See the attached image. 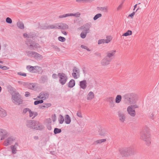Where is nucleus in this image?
Segmentation results:
<instances>
[{"label": "nucleus", "instance_id": "f257e3e1", "mask_svg": "<svg viewBox=\"0 0 159 159\" xmlns=\"http://www.w3.org/2000/svg\"><path fill=\"white\" fill-rule=\"evenodd\" d=\"M140 139L144 141L146 144L149 145L151 143V135L149 132L144 131L141 133Z\"/></svg>", "mask_w": 159, "mask_h": 159}, {"label": "nucleus", "instance_id": "f03ea898", "mask_svg": "<svg viewBox=\"0 0 159 159\" xmlns=\"http://www.w3.org/2000/svg\"><path fill=\"white\" fill-rule=\"evenodd\" d=\"M138 107V106L136 104L128 106L127 108L128 113L130 116L134 117L136 114L135 109Z\"/></svg>", "mask_w": 159, "mask_h": 159}, {"label": "nucleus", "instance_id": "7ed1b4c3", "mask_svg": "<svg viewBox=\"0 0 159 159\" xmlns=\"http://www.w3.org/2000/svg\"><path fill=\"white\" fill-rule=\"evenodd\" d=\"M29 127L36 129H40L42 128V125L37 121H32L29 123Z\"/></svg>", "mask_w": 159, "mask_h": 159}, {"label": "nucleus", "instance_id": "20e7f679", "mask_svg": "<svg viewBox=\"0 0 159 159\" xmlns=\"http://www.w3.org/2000/svg\"><path fill=\"white\" fill-rule=\"evenodd\" d=\"M12 101L16 104H20L22 102V100L18 93H14L12 94Z\"/></svg>", "mask_w": 159, "mask_h": 159}, {"label": "nucleus", "instance_id": "39448f33", "mask_svg": "<svg viewBox=\"0 0 159 159\" xmlns=\"http://www.w3.org/2000/svg\"><path fill=\"white\" fill-rule=\"evenodd\" d=\"M119 151L121 155L123 157H128L130 155V150L127 148H123L119 149Z\"/></svg>", "mask_w": 159, "mask_h": 159}, {"label": "nucleus", "instance_id": "423d86ee", "mask_svg": "<svg viewBox=\"0 0 159 159\" xmlns=\"http://www.w3.org/2000/svg\"><path fill=\"white\" fill-rule=\"evenodd\" d=\"M58 76L59 78V81L62 84H65L66 82L67 78L65 74L63 73H59Z\"/></svg>", "mask_w": 159, "mask_h": 159}, {"label": "nucleus", "instance_id": "0eeeda50", "mask_svg": "<svg viewBox=\"0 0 159 159\" xmlns=\"http://www.w3.org/2000/svg\"><path fill=\"white\" fill-rule=\"evenodd\" d=\"M128 98L129 99V101L131 104L135 103L138 100L137 96L133 93H131L128 95Z\"/></svg>", "mask_w": 159, "mask_h": 159}, {"label": "nucleus", "instance_id": "6e6552de", "mask_svg": "<svg viewBox=\"0 0 159 159\" xmlns=\"http://www.w3.org/2000/svg\"><path fill=\"white\" fill-rule=\"evenodd\" d=\"M49 96V94L46 92H42L39 95L37 96L36 98H34V100H39L41 99V100H44L48 98Z\"/></svg>", "mask_w": 159, "mask_h": 159}, {"label": "nucleus", "instance_id": "1a4fd4ad", "mask_svg": "<svg viewBox=\"0 0 159 159\" xmlns=\"http://www.w3.org/2000/svg\"><path fill=\"white\" fill-rule=\"evenodd\" d=\"M80 15V14L79 12H77L75 14L73 13H67L62 15L59 16L60 18L66 17L68 16H75L76 17H79Z\"/></svg>", "mask_w": 159, "mask_h": 159}, {"label": "nucleus", "instance_id": "9d476101", "mask_svg": "<svg viewBox=\"0 0 159 159\" xmlns=\"http://www.w3.org/2000/svg\"><path fill=\"white\" fill-rule=\"evenodd\" d=\"M118 117L119 120L121 123H124L125 121L126 117L125 114L123 112H119Z\"/></svg>", "mask_w": 159, "mask_h": 159}, {"label": "nucleus", "instance_id": "9b49d317", "mask_svg": "<svg viewBox=\"0 0 159 159\" xmlns=\"http://www.w3.org/2000/svg\"><path fill=\"white\" fill-rule=\"evenodd\" d=\"M116 53V50L110 51L107 52L106 57L109 59H111V60L112 57L115 56Z\"/></svg>", "mask_w": 159, "mask_h": 159}, {"label": "nucleus", "instance_id": "f8f14e48", "mask_svg": "<svg viewBox=\"0 0 159 159\" xmlns=\"http://www.w3.org/2000/svg\"><path fill=\"white\" fill-rule=\"evenodd\" d=\"M111 61V59L105 57L101 61V63L102 65L105 66L110 64Z\"/></svg>", "mask_w": 159, "mask_h": 159}, {"label": "nucleus", "instance_id": "ddd939ff", "mask_svg": "<svg viewBox=\"0 0 159 159\" xmlns=\"http://www.w3.org/2000/svg\"><path fill=\"white\" fill-rule=\"evenodd\" d=\"M112 39L111 37L108 36L107 37L106 39H102L98 40V44H101L104 43H108L110 42Z\"/></svg>", "mask_w": 159, "mask_h": 159}, {"label": "nucleus", "instance_id": "4468645a", "mask_svg": "<svg viewBox=\"0 0 159 159\" xmlns=\"http://www.w3.org/2000/svg\"><path fill=\"white\" fill-rule=\"evenodd\" d=\"M27 69L29 71L32 72H36L37 70L41 69V68L38 66H28L27 67Z\"/></svg>", "mask_w": 159, "mask_h": 159}, {"label": "nucleus", "instance_id": "2eb2a0df", "mask_svg": "<svg viewBox=\"0 0 159 159\" xmlns=\"http://www.w3.org/2000/svg\"><path fill=\"white\" fill-rule=\"evenodd\" d=\"M27 55L30 56H31L35 58H41L42 56L37 53L34 52H31L27 53Z\"/></svg>", "mask_w": 159, "mask_h": 159}, {"label": "nucleus", "instance_id": "dca6fc26", "mask_svg": "<svg viewBox=\"0 0 159 159\" xmlns=\"http://www.w3.org/2000/svg\"><path fill=\"white\" fill-rule=\"evenodd\" d=\"M72 75L75 79H77L78 77L79 76V71L76 69H74L73 70V73H72Z\"/></svg>", "mask_w": 159, "mask_h": 159}, {"label": "nucleus", "instance_id": "f3484780", "mask_svg": "<svg viewBox=\"0 0 159 159\" xmlns=\"http://www.w3.org/2000/svg\"><path fill=\"white\" fill-rule=\"evenodd\" d=\"M108 101L109 102L111 107H113L115 106V103L114 101L113 98L112 97H109L107 98Z\"/></svg>", "mask_w": 159, "mask_h": 159}, {"label": "nucleus", "instance_id": "a211bd4d", "mask_svg": "<svg viewBox=\"0 0 159 159\" xmlns=\"http://www.w3.org/2000/svg\"><path fill=\"white\" fill-rule=\"evenodd\" d=\"M80 85L81 88L85 89L87 86V82L86 80H83L80 82Z\"/></svg>", "mask_w": 159, "mask_h": 159}, {"label": "nucleus", "instance_id": "6ab92c4d", "mask_svg": "<svg viewBox=\"0 0 159 159\" xmlns=\"http://www.w3.org/2000/svg\"><path fill=\"white\" fill-rule=\"evenodd\" d=\"M94 97V95L93 92H90L88 94L87 96V99L89 100L93 99Z\"/></svg>", "mask_w": 159, "mask_h": 159}, {"label": "nucleus", "instance_id": "aec40b11", "mask_svg": "<svg viewBox=\"0 0 159 159\" xmlns=\"http://www.w3.org/2000/svg\"><path fill=\"white\" fill-rule=\"evenodd\" d=\"M14 141V139L12 138H8L5 142V144L6 146H7L9 144H10L13 143Z\"/></svg>", "mask_w": 159, "mask_h": 159}, {"label": "nucleus", "instance_id": "412c9836", "mask_svg": "<svg viewBox=\"0 0 159 159\" xmlns=\"http://www.w3.org/2000/svg\"><path fill=\"white\" fill-rule=\"evenodd\" d=\"M58 27L59 29H66L68 28V25L65 23L58 24Z\"/></svg>", "mask_w": 159, "mask_h": 159}, {"label": "nucleus", "instance_id": "4be33fe9", "mask_svg": "<svg viewBox=\"0 0 159 159\" xmlns=\"http://www.w3.org/2000/svg\"><path fill=\"white\" fill-rule=\"evenodd\" d=\"M80 29L82 30V32H87L88 33L89 32V28L87 26H83L81 27Z\"/></svg>", "mask_w": 159, "mask_h": 159}, {"label": "nucleus", "instance_id": "5701e85b", "mask_svg": "<svg viewBox=\"0 0 159 159\" xmlns=\"http://www.w3.org/2000/svg\"><path fill=\"white\" fill-rule=\"evenodd\" d=\"M29 113L30 117H32V118L35 117L37 115V112L35 111H32L30 110Z\"/></svg>", "mask_w": 159, "mask_h": 159}, {"label": "nucleus", "instance_id": "b1692460", "mask_svg": "<svg viewBox=\"0 0 159 159\" xmlns=\"http://www.w3.org/2000/svg\"><path fill=\"white\" fill-rule=\"evenodd\" d=\"M65 121L66 124H69L71 122V119L69 116L66 115L65 116Z\"/></svg>", "mask_w": 159, "mask_h": 159}, {"label": "nucleus", "instance_id": "393cba45", "mask_svg": "<svg viewBox=\"0 0 159 159\" xmlns=\"http://www.w3.org/2000/svg\"><path fill=\"white\" fill-rule=\"evenodd\" d=\"M0 115L2 117L6 116L7 113L6 111L0 107Z\"/></svg>", "mask_w": 159, "mask_h": 159}, {"label": "nucleus", "instance_id": "a878e982", "mask_svg": "<svg viewBox=\"0 0 159 159\" xmlns=\"http://www.w3.org/2000/svg\"><path fill=\"white\" fill-rule=\"evenodd\" d=\"M122 100V97L120 95H117L115 98V102L117 103H120Z\"/></svg>", "mask_w": 159, "mask_h": 159}, {"label": "nucleus", "instance_id": "bb28decb", "mask_svg": "<svg viewBox=\"0 0 159 159\" xmlns=\"http://www.w3.org/2000/svg\"><path fill=\"white\" fill-rule=\"evenodd\" d=\"M75 84V82L74 80H71L68 84V86L69 88H72L73 87Z\"/></svg>", "mask_w": 159, "mask_h": 159}, {"label": "nucleus", "instance_id": "cd10ccee", "mask_svg": "<svg viewBox=\"0 0 159 159\" xmlns=\"http://www.w3.org/2000/svg\"><path fill=\"white\" fill-rule=\"evenodd\" d=\"M18 146L17 144L16 143L14 146H12L11 147V148L12 150V152L13 154H15L16 152V148L17 146Z\"/></svg>", "mask_w": 159, "mask_h": 159}, {"label": "nucleus", "instance_id": "c85d7f7f", "mask_svg": "<svg viewBox=\"0 0 159 159\" xmlns=\"http://www.w3.org/2000/svg\"><path fill=\"white\" fill-rule=\"evenodd\" d=\"M132 34V31L130 30H128L126 32L123 34L122 35V36H128L131 35Z\"/></svg>", "mask_w": 159, "mask_h": 159}, {"label": "nucleus", "instance_id": "c756f323", "mask_svg": "<svg viewBox=\"0 0 159 159\" xmlns=\"http://www.w3.org/2000/svg\"><path fill=\"white\" fill-rule=\"evenodd\" d=\"M48 28L49 29H59L58 24H56L54 25H51L49 26Z\"/></svg>", "mask_w": 159, "mask_h": 159}, {"label": "nucleus", "instance_id": "7c9ffc66", "mask_svg": "<svg viewBox=\"0 0 159 159\" xmlns=\"http://www.w3.org/2000/svg\"><path fill=\"white\" fill-rule=\"evenodd\" d=\"M106 141V139H99L98 140L96 141L95 142V143L97 144L98 143H101L103 142H105Z\"/></svg>", "mask_w": 159, "mask_h": 159}, {"label": "nucleus", "instance_id": "2f4dec72", "mask_svg": "<svg viewBox=\"0 0 159 159\" xmlns=\"http://www.w3.org/2000/svg\"><path fill=\"white\" fill-rule=\"evenodd\" d=\"M59 121L60 124H62L64 121V118L61 115H60L59 116Z\"/></svg>", "mask_w": 159, "mask_h": 159}, {"label": "nucleus", "instance_id": "473e14b6", "mask_svg": "<svg viewBox=\"0 0 159 159\" xmlns=\"http://www.w3.org/2000/svg\"><path fill=\"white\" fill-rule=\"evenodd\" d=\"M17 26L19 28L21 29H23L24 27V24L20 22L17 23Z\"/></svg>", "mask_w": 159, "mask_h": 159}, {"label": "nucleus", "instance_id": "72a5a7b5", "mask_svg": "<svg viewBox=\"0 0 159 159\" xmlns=\"http://www.w3.org/2000/svg\"><path fill=\"white\" fill-rule=\"evenodd\" d=\"M36 86L34 84H30L29 85V89H34L36 88Z\"/></svg>", "mask_w": 159, "mask_h": 159}, {"label": "nucleus", "instance_id": "f704fd0d", "mask_svg": "<svg viewBox=\"0 0 159 159\" xmlns=\"http://www.w3.org/2000/svg\"><path fill=\"white\" fill-rule=\"evenodd\" d=\"M43 102V101L42 100H37V101H35L34 102V104L35 105H37L39 104L42 103Z\"/></svg>", "mask_w": 159, "mask_h": 159}, {"label": "nucleus", "instance_id": "c9c22d12", "mask_svg": "<svg viewBox=\"0 0 159 159\" xmlns=\"http://www.w3.org/2000/svg\"><path fill=\"white\" fill-rule=\"evenodd\" d=\"M102 15L101 14L99 13L98 14H97L93 18V19L94 20H95L98 19V18L101 17Z\"/></svg>", "mask_w": 159, "mask_h": 159}, {"label": "nucleus", "instance_id": "e433bc0d", "mask_svg": "<svg viewBox=\"0 0 159 159\" xmlns=\"http://www.w3.org/2000/svg\"><path fill=\"white\" fill-rule=\"evenodd\" d=\"M87 33V32H82L80 34L81 37L83 39L86 36Z\"/></svg>", "mask_w": 159, "mask_h": 159}, {"label": "nucleus", "instance_id": "4c0bfd02", "mask_svg": "<svg viewBox=\"0 0 159 159\" xmlns=\"http://www.w3.org/2000/svg\"><path fill=\"white\" fill-rule=\"evenodd\" d=\"M61 132V130L60 129L58 128H55L54 130V133L55 134L59 133Z\"/></svg>", "mask_w": 159, "mask_h": 159}, {"label": "nucleus", "instance_id": "58836bf2", "mask_svg": "<svg viewBox=\"0 0 159 159\" xmlns=\"http://www.w3.org/2000/svg\"><path fill=\"white\" fill-rule=\"evenodd\" d=\"M135 13V11L133 12L132 13L128 15V17H130L132 19L133 18L134 16Z\"/></svg>", "mask_w": 159, "mask_h": 159}, {"label": "nucleus", "instance_id": "ea45409f", "mask_svg": "<svg viewBox=\"0 0 159 159\" xmlns=\"http://www.w3.org/2000/svg\"><path fill=\"white\" fill-rule=\"evenodd\" d=\"M6 21L7 23H9V24H11L12 22V21L11 19L9 17H7L6 18Z\"/></svg>", "mask_w": 159, "mask_h": 159}, {"label": "nucleus", "instance_id": "a19ab883", "mask_svg": "<svg viewBox=\"0 0 159 159\" xmlns=\"http://www.w3.org/2000/svg\"><path fill=\"white\" fill-rule=\"evenodd\" d=\"M58 39L61 42H64L66 40V39L65 38L61 36L59 37L58 38Z\"/></svg>", "mask_w": 159, "mask_h": 159}, {"label": "nucleus", "instance_id": "79ce46f5", "mask_svg": "<svg viewBox=\"0 0 159 159\" xmlns=\"http://www.w3.org/2000/svg\"><path fill=\"white\" fill-rule=\"evenodd\" d=\"M30 111V109L29 108H25L23 110V113L24 114H25L26 113H29Z\"/></svg>", "mask_w": 159, "mask_h": 159}, {"label": "nucleus", "instance_id": "37998d69", "mask_svg": "<svg viewBox=\"0 0 159 159\" xmlns=\"http://www.w3.org/2000/svg\"><path fill=\"white\" fill-rule=\"evenodd\" d=\"M6 133V131L2 129H0V134H4Z\"/></svg>", "mask_w": 159, "mask_h": 159}, {"label": "nucleus", "instance_id": "c03bdc74", "mask_svg": "<svg viewBox=\"0 0 159 159\" xmlns=\"http://www.w3.org/2000/svg\"><path fill=\"white\" fill-rule=\"evenodd\" d=\"M79 1L82 2H88L91 1V0H79Z\"/></svg>", "mask_w": 159, "mask_h": 159}, {"label": "nucleus", "instance_id": "a18cd8bd", "mask_svg": "<svg viewBox=\"0 0 159 159\" xmlns=\"http://www.w3.org/2000/svg\"><path fill=\"white\" fill-rule=\"evenodd\" d=\"M81 47L82 48H84L85 49H86L87 50H88V51H90V50L89 49V48H88L87 47H86L85 46L81 45Z\"/></svg>", "mask_w": 159, "mask_h": 159}, {"label": "nucleus", "instance_id": "49530a36", "mask_svg": "<svg viewBox=\"0 0 159 159\" xmlns=\"http://www.w3.org/2000/svg\"><path fill=\"white\" fill-rule=\"evenodd\" d=\"M122 7V5L121 4L117 8V11H119L120 9H121Z\"/></svg>", "mask_w": 159, "mask_h": 159}, {"label": "nucleus", "instance_id": "de8ad7c7", "mask_svg": "<svg viewBox=\"0 0 159 159\" xmlns=\"http://www.w3.org/2000/svg\"><path fill=\"white\" fill-rule=\"evenodd\" d=\"M77 116H78L80 118H82V116L81 115V113L80 112H77Z\"/></svg>", "mask_w": 159, "mask_h": 159}, {"label": "nucleus", "instance_id": "09e8293b", "mask_svg": "<svg viewBox=\"0 0 159 159\" xmlns=\"http://www.w3.org/2000/svg\"><path fill=\"white\" fill-rule=\"evenodd\" d=\"M1 68L4 70H7L9 69V67L6 66H2Z\"/></svg>", "mask_w": 159, "mask_h": 159}, {"label": "nucleus", "instance_id": "8fccbe9b", "mask_svg": "<svg viewBox=\"0 0 159 159\" xmlns=\"http://www.w3.org/2000/svg\"><path fill=\"white\" fill-rule=\"evenodd\" d=\"M18 74L20 75L23 76H25L26 75V74L25 73H18Z\"/></svg>", "mask_w": 159, "mask_h": 159}, {"label": "nucleus", "instance_id": "3c124183", "mask_svg": "<svg viewBox=\"0 0 159 159\" xmlns=\"http://www.w3.org/2000/svg\"><path fill=\"white\" fill-rule=\"evenodd\" d=\"M45 105L46 106V107L47 108H48V107H49L51 106V104L50 103L45 104Z\"/></svg>", "mask_w": 159, "mask_h": 159}, {"label": "nucleus", "instance_id": "603ef678", "mask_svg": "<svg viewBox=\"0 0 159 159\" xmlns=\"http://www.w3.org/2000/svg\"><path fill=\"white\" fill-rule=\"evenodd\" d=\"M105 134V132H104V130L102 131V132H99V134L101 135H103Z\"/></svg>", "mask_w": 159, "mask_h": 159}, {"label": "nucleus", "instance_id": "864d4df0", "mask_svg": "<svg viewBox=\"0 0 159 159\" xmlns=\"http://www.w3.org/2000/svg\"><path fill=\"white\" fill-rule=\"evenodd\" d=\"M57 75L56 74H53L52 75V77L54 79H56L57 78Z\"/></svg>", "mask_w": 159, "mask_h": 159}, {"label": "nucleus", "instance_id": "5fc2aeb1", "mask_svg": "<svg viewBox=\"0 0 159 159\" xmlns=\"http://www.w3.org/2000/svg\"><path fill=\"white\" fill-rule=\"evenodd\" d=\"M45 108H47L45 105H44L40 107V108L41 109H43Z\"/></svg>", "mask_w": 159, "mask_h": 159}, {"label": "nucleus", "instance_id": "6e6d98bb", "mask_svg": "<svg viewBox=\"0 0 159 159\" xmlns=\"http://www.w3.org/2000/svg\"><path fill=\"white\" fill-rule=\"evenodd\" d=\"M56 120V117L55 116H54L53 117V121H55Z\"/></svg>", "mask_w": 159, "mask_h": 159}, {"label": "nucleus", "instance_id": "4d7b16f0", "mask_svg": "<svg viewBox=\"0 0 159 159\" xmlns=\"http://www.w3.org/2000/svg\"><path fill=\"white\" fill-rule=\"evenodd\" d=\"M30 94V93L28 92H26L25 93V95L26 97H27Z\"/></svg>", "mask_w": 159, "mask_h": 159}, {"label": "nucleus", "instance_id": "13d9d810", "mask_svg": "<svg viewBox=\"0 0 159 159\" xmlns=\"http://www.w3.org/2000/svg\"><path fill=\"white\" fill-rule=\"evenodd\" d=\"M137 4H135L134 6V9H133V10L134 11H135V9L137 7Z\"/></svg>", "mask_w": 159, "mask_h": 159}, {"label": "nucleus", "instance_id": "bf43d9fd", "mask_svg": "<svg viewBox=\"0 0 159 159\" xmlns=\"http://www.w3.org/2000/svg\"><path fill=\"white\" fill-rule=\"evenodd\" d=\"M103 10H104V11H107V7H104L103 8Z\"/></svg>", "mask_w": 159, "mask_h": 159}, {"label": "nucleus", "instance_id": "052dcab7", "mask_svg": "<svg viewBox=\"0 0 159 159\" xmlns=\"http://www.w3.org/2000/svg\"><path fill=\"white\" fill-rule=\"evenodd\" d=\"M23 36L25 37H27V34H26V33H25L23 34Z\"/></svg>", "mask_w": 159, "mask_h": 159}, {"label": "nucleus", "instance_id": "680f3d73", "mask_svg": "<svg viewBox=\"0 0 159 159\" xmlns=\"http://www.w3.org/2000/svg\"><path fill=\"white\" fill-rule=\"evenodd\" d=\"M63 34L65 35H66L67 34V33L66 32H65L64 33H63Z\"/></svg>", "mask_w": 159, "mask_h": 159}, {"label": "nucleus", "instance_id": "e2e57ef3", "mask_svg": "<svg viewBox=\"0 0 159 159\" xmlns=\"http://www.w3.org/2000/svg\"><path fill=\"white\" fill-rule=\"evenodd\" d=\"M2 90V88L0 86V92H1V90Z\"/></svg>", "mask_w": 159, "mask_h": 159}, {"label": "nucleus", "instance_id": "0e129e2a", "mask_svg": "<svg viewBox=\"0 0 159 159\" xmlns=\"http://www.w3.org/2000/svg\"><path fill=\"white\" fill-rule=\"evenodd\" d=\"M2 66L0 65V68H1Z\"/></svg>", "mask_w": 159, "mask_h": 159}, {"label": "nucleus", "instance_id": "69168bd1", "mask_svg": "<svg viewBox=\"0 0 159 159\" xmlns=\"http://www.w3.org/2000/svg\"><path fill=\"white\" fill-rule=\"evenodd\" d=\"M138 10V9H137L136 10V11H137Z\"/></svg>", "mask_w": 159, "mask_h": 159}, {"label": "nucleus", "instance_id": "338daca9", "mask_svg": "<svg viewBox=\"0 0 159 159\" xmlns=\"http://www.w3.org/2000/svg\"><path fill=\"white\" fill-rule=\"evenodd\" d=\"M0 63H2V61H0Z\"/></svg>", "mask_w": 159, "mask_h": 159}, {"label": "nucleus", "instance_id": "774afa93", "mask_svg": "<svg viewBox=\"0 0 159 159\" xmlns=\"http://www.w3.org/2000/svg\"><path fill=\"white\" fill-rule=\"evenodd\" d=\"M140 4V3H139V4Z\"/></svg>", "mask_w": 159, "mask_h": 159}]
</instances>
